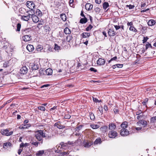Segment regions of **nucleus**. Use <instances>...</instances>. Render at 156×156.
<instances>
[{
    "instance_id": "nucleus-23",
    "label": "nucleus",
    "mask_w": 156,
    "mask_h": 156,
    "mask_svg": "<svg viewBox=\"0 0 156 156\" xmlns=\"http://www.w3.org/2000/svg\"><path fill=\"white\" fill-rule=\"evenodd\" d=\"M52 51V49L49 46H48L47 48H44V52L49 53L50 52Z\"/></svg>"
},
{
    "instance_id": "nucleus-22",
    "label": "nucleus",
    "mask_w": 156,
    "mask_h": 156,
    "mask_svg": "<svg viewBox=\"0 0 156 156\" xmlns=\"http://www.w3.org/2000/svg\"><path fill=\"white\" fill-rule=\"evenodd\" d=\"M150 123L153 125H154L156 123V116H154L150 119Z\"/></svg>"
},
{
    "instance_id": "nucleus-16",
    "label": "nucleus",
    "mask_w": 156,
    "mask_h": 156,
    "mask_svg": "<svg viewBox=\"0 0 156 156\" xmlns=\"http://www.w3.org/2000/svg\"><path fill=\"white\" fill-rule=\"evenodd\" d=\"M108 34L110 36H113L116 35L115 32L114 30L112 29H109L108 32Z\"/></svg>"
},
{
    "instance_id": "nucleus-53",
    "label": "nucleus",
    "mask_w": 156,
    "mask_h": 156,
    "mask_svg": "<svg viewBox=\"0 0 156 156\" xmlns=\"http://www.w3.org/2000/svg\"><path fill=\"white\" fill-rule=\"evenodd\" d=\"M142 112L141 110H139L138 111H137L136 112V115H139L141 114Z\"/></svg>"
},
{
    "instance_id": "nucleus-4",
    "label": "nucleus",
    "mask_w": 156,
    "mask_h": 156,
    "mask_svg": "<svg viewBox=\"0 0 156 156\" xmlns=\"http://www.w3.org/2000/svg\"><path fill=\"white\" fill-rule=\"evenodd\" d=\"M120 134L122 136H126L129 134V132L126 129H122L120 131Z\"/></svg>"
},
{
    "instance_id": "nucleus-35",
    "label": "nucleus",
    "mask_w": 156,
    "mask_h": 156,
    "mask_svg": "<svg viewBox=\"0 0 156 156\" xmlns=\"http://www.w3.org/2000/svg\"><path fill=\"white\" fill-rule=\"evenodd\" d=\"M109 6V4L108 2H105L103 5V8L106 9Z\"/></svg>"
},
{
    "instance_id": "nucleus-43",
    "label": "nucleus",
    "mask_w": 156,
    "mask_h": 156,
    "mask_svg": "<svg viewBox=\"0 0 156 156\" xmlns=\"http://www.w3.org/2000/svg\"><path fill=\"white\" fill-rule=\"evenodd\" d=\"M54 49L55 50H58H58L60 49V47L58 46L57 44H55V45Z\"/></svg>"
},
{
    "instance_id": "nucleus-38",
    "label": "nucleus",
    "mask_w": 156,
    "mask_h": 156,
    "mask_svg": "<svg viewBox=\"0 0 156 156\" xmlns=\"http://www.w3.org/2000/svg\"><path fill=\"white\" fill-rule=\"evenodd\" d=\"M90 127L93 129H97L98 128L99 126L97 124L91 125Z\"/></svg>"
},
{
    "instance_id": "nucleus-62",
    "label": "nucleus",
    "mask_w": 156,
    "mask_h": 156,
    "mask_svg": "<svg viewBox=\"0 0 156 156\" xmlns=\"http://www.w3.org/2000/svg\"><path fill=\"white\" fill-rule=\"evenodd\" d=\"M49 86H50V85L49 84H45V85H43L41 87V88H43V87H48Z\"/></svg>"
},
{
    "instance_id": "nucleus-34",
    "label": "nucleus",
    "mask_w": 156,
    "mask_h": 156,
    "mask_svg": "<svg viewBox=\"0 0 156 156\" xmlns=\"http://www.w3.org/2000/svg\"><path fill=\"white\" fill-rule=\"evenodd\" d=\"M92 144V143L91 142H87L84 144V146L85 147H88L91 146Z\"/></svg>"
},
{
    "instance_id": "nucleus-1",
    "label": "nucleus",
    "mask_w": 156,
    "mask_h": 156,
    "mask_svg": "<svg viewBox=\"0 0 156 156\" xmlns=\"http://www.w3.org/2000/svg\"><path fill=\"white\" fill-rule=\"evenodd\" d=\"M35 137L36 139L39 141L41 142V144L43 142L42 138L46 137L45 133L43 132L41 130H38L35 132Z\"/></svg>"
},
{
    "instance_id": "nucleus-55",
    "label": "nucleus",
    "mask_w": 156,
    "mask_h": 156,
    "mask_svg": "<svg viewBox=\"0 0 156 156\" xmlns=\"http://www.w3.org/2000/svg\"><path fill=\"white\" fill-rule=\"evenodd\" d=\"M90 70L91 71H94V72H96L97 71V70L96 69L92 67L90 68Z\"/></svg>"
},
{
    "instance_id": "nucleus-52",
    "label": "nucleus",
    "mask_w": 156,
    "mask_h": 156,
    "mask_svg": "<svg viewBox=\"0 0 156 156\" xmlns=\"http://www.w3.org/2000/svg\"><path fill=\"white\" fill-rule=\"evenodd\" d=\"M148 101V99L147 98H146L144 101H143L142 103L143 105H146V103Z\"/></svg>"
},
{
    "instance_id": "nucleus-31",
    "label": "nucleus",
    "mask_w": 156,
    "mask_h": 156,
    "mask_svg": "<svg viewBox=\"0 0 156 156\" xmlns=\"http://www.w3.org/2000/svg\"><path fill=\"white\" fill-rule=\"evenodd\" d=\"M60 17L62 20L64 21H65L66 20V16L65 14H62L60 15Z\"/></svg>"
},
{
    "instance_id": "nucleus-29",
    "label": "nucleus",
    "mask_w": 156,
    "mask_h": 156,
    "mask_svg": "<svg viewBox=\"0 0 156 156\" xmlns=\"http://www.w3.org/2000/svg\"><path fill=\"white\" fill-rule=\"evenodd\" d=\"M44 150L39 151L36 154V155L37 156H41L44 154Z\"/></svg>"
},
{
    "instance_id": "nucleus-58",
    "label": "nucleus",
    "mask_w": 156,
    "mask_h": 156,
    "mask_svg": "<svg viewBox=\"0 0 156 156\" xmlns=\"http://www.w3.org/2000/svg\"><path fill=\"white\" fill-rule=\"evenodd\" d=\"M114 27L116 30H118L121 28V27L118 25H114Z\"/></svg>"
},
{
    "instance_id": "nucleus-8",
    "label": "nucleus",
    "mask_w": 156,
    "mask_h": 156,
    "mask_svg": "<svg viewBox=\"0 0 156 156\" xmlns=\"http://www.w3.org/2000/svg\"><path fill=\"white\" fill-rule=\"evenodd\" d=\"M105 61L103 59L99 58L97 62V64L99 65H103L105 64Z\"/></svg>"
},
{
    "instance_id": "nucleus-21",
    "label": "nucleus",
    "mask_w": 156,
    "mask_h": 156,
    "mask_svg": "<svg viewBox=\"0 0 156 156\" xmlns=\"http://www.w3.org/2000/svg\"><path fill=\"white\" fill-rule=\"evenodd\" d=\"M116 126V125L114 124L111 123L109 124L108 126V129L109 130H113L115 129Z\"/></svg>"
},
{
    "instance_id": "nucleus-41",
    "label": "nucleus",
    "mask_w": 156,
    "mask_h": 156,
    "mask_svg": "<svg viewBox=\"0 0 156 156\" xmlns=\"http://www.w3.org/2000/svg\"><path fill=\"white\" fill-rule=\"evenodd\" d=\"M41 142L39 143L38 142H31V144L34 145L35 147H37L38 146L39 144H40Z\"/></svg>"
},
{
    "instance_id": "nucleus-36",
    "label": "nucleus",
    "mask_w": 156,
    "mask_h": 156,
    "mask_svg": "<svg viewBox=\"0 0 156 156\" xmlns=\"http://www.w3.org/2000/svg\"><path fill=\"white\" fill-rule=\"evenodd\" d=\"M36 14L38 16H41L42 14L41 11L39 9H37L36 12Z\"/></svg>"
},
{
    "instance_id": "nucleus-27",
    "label": "nucleus",
    "mask_w": 156,
    "mask_h": 156,
    "mask_svg": "<svg viewBox=\"0 0 156 156\" xmlns=\"http://www.w3.org/2000/svg\"><path fill=\"white\" fill-rule=\"evenodd\" d=\"M11 145V144L9 142H5L4 143L3 147L4 148H8Z\"/></svg>"
},
{
    "instance_id": "nucleus-14",
    "label": "nucleus",
    "mask_w": 156,
    "mask_h": 156,
    "mask_svg": "<svg viewBox=\"0 0 156 156\" xmlns=\"http://www.w3.org/2000/svg\"><path fill=\"white\" fill-rule=\"evenodd\" d=\"M67 143H64V142H62L61 143L58 148L59 147L60 148H62L63 149H66L67 148Z\"/></svg>"
},
{
    "instance_id": "nucleus-32",
    "label": "nucleus",
    "mask_w": 156,
    "mask_h": 156,
    "mask_svg": "<svg viewBox=\"0 0 156 156\" xmlns=\"http://www.w3.org/2000/svg\"><path fill=\"white\" fill-rule=\"evenodd\" d=\"M123 65L122 64H117L113 66L112 67L113 69H115L116 67L119 68H121L123 67Z\"/></svg>"
},
{
    "instance_id": "nucleus-10",
    "label": "nucleus",
    "mask_w": 156,
    "mask_h": 156,
    "mask_svg": "<svg viewBox=\"0 0 156 156\" xmlns=\"http://www.w3.org/2000/svg\"><path fill=\"white\" fill-rule=\"evenodd\" d=\"M28 71V69L26 66L23 67L20 70V73L21 74H26Z\"/></svg>"
},
{
    "instance_id": "nucleus-60",
    "label": "nucleus",
    "mask_w": 156,
    "mask_h": 156,
    "mask_svg": "<svg viewBox=\"0 0 156 156\" xmlns=\"http://www.w3.org/2000/svg\"><path fill=\"white\" fill-rule=\"evenodd\" d=\"M127 25L128 26H132L133 25V23L132 22H128L127 23Z\"/></svg>"
},
{
    "instance_id": "nucleus-44",
    "label": "nucleus",
    "mask_w": 156,
    "mask_h": 156,
    "mask_svg": "<svg viewBox=\"0 0 156 156\" xmlns=\"http://www.w3.org/2000/svg\"><path fill=\"white\" fill-rule=\"evenodd\" d=\"M92 27L93 26L91 25H89V26L86 28V30L87 31H89L90 30Z\"/></svg>"
},
{
    "instance_id": "nucleus-45",
    "label": "nucleus",
    "mask_w": 156,
    "mask_h": 156,
    "mask_svg": "<svg viewBox=\"0 0 156 156\" xmlns=\"http://www.w3.org/2000/svg\"><path fill=\"white\" fill-rule=\"evenodd\" d=\"M37 49L38 51H41L43 49V47L41 45H38L37 46Z\"/></svg>"
},
{
    "instance_id": "nucleus-13",
    "label": "nucleus",
    "mask_w": 156,
    "mask_h": 156,
    "mask_svg": "<svg viewBox=\"0 0 156 156\" xmlns=\"http://www.w3.org/2000/svg\"><path fill=\"white\" fill-rule=\"evenodd\" d=\"M93 5L89 3H87L85 5L86 9L88 11L91 10L93 8Z\"/></svg>"
},
{
    "instance_id": "nucleus-7",
    "label": "nucleus",
    "mask_w": 156,
    "mask_h": 156,
    "mask_svg": "<svg viewBox=\"0 0 156 156\" xmlns=\"http://www.w3.org/2000/svg\"><path fill=\"white\" fill-rule=\"evenodd\" d=\"M30 66L33 70H37L39 68L38 65L35 63L30 64Z\"/></svg>"
},
{
    "instance_id": "nucleus-48",
    "label": "nucleus",
    "mask_w": 156,
    "mask_h": 156,
    "mask_svg": "<svg viewBox=\"0 0 156 156\" xmlns=\"http://www.w3.org/2000/svg\"><path fill=\"white\" fill-rule=\"evenodd\" d=\"M82 126L81 125H80L76 128V131H79L82 128Z\"/></svg>"
},
{
    "instance_id": "nucleus-3",
    "label": "nucleus",
    "mask_w": 156,
    "mask_h": 156,
    "mask_svg": "<svg viewBox=\"0 0 156 156\" xmlns=\"http://www.w3.org/2000/svg\"><path fill=\"white\" fill-rule=\"evenodd\" d=\"M108 135L110 138H114L117 136V133L115 131L111 130L109 132Z\"/></svg>"
},
{
    "instance_id": "nucleus-37",
    "label": "nucleus",
    "mask_w": 156,
    "mask_h": 156,
    "mask_svg": "<svg viewBox=\"0 0 156 156\" xmlns=\"http://www.w3.org/2000/svg\"><path fill=\"white\" fill-rule=\"evenodd\" d=\"M129 30H130L133 31L135 32H136L137 31L136 29L133 26H130Z\"/></svg>"
},
{
    "instance_id": "nucleus-57",
    "label": "nucleus",
    "mask_w": 156,
    "mask_h": 156,
    "mask_svg": "<svg viewBox=\"0 0 156 156\" xmlns=\"http://www.w3.org/2000/svg\"><path fill=\"white\" fill-rule=\"evenodd\" d=\"M113 111L114 113L115 114L118 113L119 112V110L118 109L116 108H115L113 109Z\"/></svg>"
},
{
    "instance_id": "nucleus-9",
    "label": "nucleus",
    "mask_w": 156,
    "mask_h": 156,
    "mask_svg": "<svg viewBox=\"0 0 156 156\" xmlns=\"http://www.w3.org/2000/svg\"><path fill=\"white\" fill-rule=\"evenodd\" d=\"M138 125L139 126H140L142 125L143 127H145L147 125V123L146 121L142 120H140L137 122Z\"/></svg>"
},
{
    "instance_id": "nucleus-59",
    "label": "nucleus",
    "mask_w": 156,
    "mask_h": 156,
    "mask_svg": "<svg viewBox=\"0 0 156 156\" xmlns=\"http://www.w3.org/2000/svg\"><path fill=\"white\" fill-rule=\"evenodd\" d=\"M127 6H128L129 8V9H133L134 7V5H127Z\"/></svg>"
},
{
    "instance_id": "nucleus-49",
    "label": "nucleus",
    "mask_w": 156,
    "mask_h": 156,
    "mask_svg": "<svg viewBox=\"0 0 156 156\" xmlns=\"http://www.w3.org/2000/svg\"><path fill=\"white\" fill-rule=\"evenodd\" d=\"M70 117L71 116L68 114H66L64 117V118L66 119H69Z\"/></svg>"
},
{
    "instance_id": "nucleus-6",
    "label": "nucleus",
    "mask_w": 156,
    "mask_h": 156,
    "mask_svg": "<svg viewBox=\"0 0 156 156\" xmlns=\"http://www.w3.org/2000/svg\"><path fill=\"white\" fill-rule=\"evenodd\" d=\"M30 31H31V29L29 28L23 29L21 30V32L23 35H28Z\"/></svg>"
},
{
    "instance_id": "nucleus-19",
    "label": "nucleus",
    "mask_w": 156,
    "mask_h": 156,
    "mask_svg": "<svg viewBox=\"0 0 156 156\" xmlns=\"http://www.w3.org/2000/svg\"><path fill=\"white\" fill-rule=\"evenodd\" d=\"M31 15L29 14L27 16H22L21 17V19L24 21H27L30 18Z\"/></svg>"
},
{
    "instance_id": "nucleus-11",
    "label": "nucleus",
    "mask_w": 156,
    "mask_h": 156,
    "mask_svg": "<svg viewBox=\"0 0 156 156\" xmlns=\"http://www.w3.org/2000/svg\"><path fill=\"white\" fill-rule=\"evenodd\" d=\"M31 36L30 35H23V39L24 41H29L31 40Z\"/></svg>"
},
{
    "instance_id": "nucleus-33",
    "label": "nucleus",
    "mask_w": 156,
    "mask_h": 156,
    "mask_svg": "<svg viewBox=\"0 0 156 156\" xmlns=\"http://www.w3.org/2000/svg\"><path fill=\"white\" fill-rule=\"evenodd\" d=\"M64 32L66 34H69L71 33V31L68 27H66L64 30Z\"/></svg>"
},
{
    "instance_id": "nucleus-18",
    "label": "nucleus",
    "mask_w": 156,
    "mask_h": 156,
    "mask_svg": "<svg viewBox=\"0 0 156 156\" xmlns=\"http://www.w3.org/2000/svg\"><path fill=\"white\" fill-rule=\"evenodd\" d=\"M128 126V123L126 121L123 122L120 125V127L122 129H126Z\"/></svg>"
},
{
    "instance_id": "nucleus-42",
    "label": "nucleus",
    "mask_w": 156,
    "mask_h": 156,
    "mask_svg": "<svg viewBox=\"0 0 156 156\" xmlns=\"http://www.w3.org/2000/svg\"><path fill=\"white\" fill-rule=\"evenodd\" d=\"M21 25L20 23H18L17 25V29L16 31H20L21 28Z\"/></svg>"
},
{
    "instance_id": "nucleus-20",
    "label": "nucleus",
    "mask_w": 156,
    "mask_h": 156,
    "mask_svg": "<svg viewBox=\"0 0 156 156\" xmlns=\"http://www.w3.org/2000/svg\"><path fill=\"white\" fill-rule=\"evenodd\" d=\"M31 18L32 20L35 23H37L39 21L38 17L35 15H32Z\"/></svg>"
},
{
    "instance_id": "nucleus-54",
    "label": "nucleus",
    "mask_w": 156,
    "mask_h": 156,
    "mask_svg": "<svg viewBox=\"0 0 156 156\" xmlns=\"http://www.w3.org/2000/svg\"><path fill=\"white\" fill-rule=\"evenodd\" d=\"M73 0H70L69 1V5L70 6L73 5Z\"/></svg>"
},
{
    "instance_id": "nucleus-26",
    "label": "nucleus",
    "mask_w": 156,
    "mask_h": 156,
    "mask_svg": "<svg viewBox=\"0 0 156 156\" xmlns=\"http://www.w3.org/2000/svg\"><path fill=\"white\" fill-rule=\"evenodd\" d=\"M147 23L149 26H152L155 24V21L153 20H149Z\"/></svg>"
},
{
    "instance_id": "nucleus-25",
    "label": "nucleus",
    "mask_w": 156,
    "mask_h": 156,
    "mask_svg": "<svg viewBox=\"0 0 156 156\" xmlns=\"http://www.w3.org/2000/svg\"><path fill=\"white\" fill-rule=\"evenodd\" d=\"M90 35V33H83L81 34V36L83 38H85L89 37Z\"/></svg>"
},
{
    "instance_id": "nucleus-61",
    "label": "nucleus",
    "mask_w": 156,
    "mask_h": 156,
    "mask_svg": "<svg viewBox=\"0 0 156 156\" xmlns=\"http://www.w3.org/2000/svg\"><path fill=\"white\" fill-rule=\"evenodd\" d=\"M93 100L94 101L96 102H100V101H99L98 99L96 98H93Z\"/></svg>"
},
{
    "instance_id": "nucleus-51",
    "label": "nucleus",
    "mask_w": 156,
    "mask_h": 156,
    "mask_svg": "<svg viewBox=\"0 0 156 156\" xmlns=\"http://www.w3.org/2000/svg\"><path fill=\"white\" fill-rule=\"evenodd\" d=\"M148 39V38L147 37H144V38H143V40L142 41L143 43H145L147 41V40Z\"/></svg>"
},
{
    "instance_id": "nucleus-40",
    "label": "nucleus",
    "mask_w": 156,
    "mask_h": 156,
    "mask_svg": "<svg viewBox=\"0 0 156 156\" xmlns=\"http://www.w3.org/2000/svg\"><path fill=\"white\" fill-rule=\"evenodd\" d=\"M30 126V125L29 126H27L26 125H24L23 126H20L19 127V128L21 129H27V128H28V127Z\"/></svg>"
},
{
    "instance_id": "nucleus-15",
    "label": "nucleus",
    "mask_w": 156,
    "mask_h": 156,
    "mask_svg": "<svg viewBox=\"0 0 156 156\" xmlns=\"http://www.w3.org/2000/svg\"><path fill=\"white\" fill-rule=\"evenodd\" d=\"M55 126L59 129H63L65 127V126L61 124L60 122H56L55 124Z\"/></svg>"
},
{
    "instance_id": "nucleus-17",
    "label": "nucleus",
    "mask_w": 156,
    "mask_h": 156,
    "mask_svg": "<svg viewBox=\"0 0 156 156\" xmlns=\"http://www.w3.org/2000/svg\"><path fill=\"white\" fill-rule=\"evenodd\" d=\"M27 49L30 52H32L34 49V46L32 45L28 44L27 46Z\"/></svg>"
},
{
    "instance_id": "nucleus-2",
    "label": "nucleus",
    "mask_w": 156,
    "mask_h": 156,
    "mask_svg": "<svg viewBox=\"0 0 156 156\" xmlns=\"http://www.w3.org/2000/svg\"><path fill=\"white\" fill-rule=\"evenodd\" d=\"M9 130L6 129H5L2 130L0 132L2 135L6 136H9L12 134L13 133L12 131L10 132H9Z\"/></svg>"
},
{
    "instance_id": "nucleus-50",
    "label": "nucleus",
    "mask_w": 156,
    "mask_h": 156,
    "mask_svg": "<svg viewBox=\"0 0 156 156\" xmlns=\"http://www.w3.org/2000/svg\"><path fill=\"white\" fill-rule=\"evenodd\" d=\"M117 59V57L116 56H115L114 57L112 58L110 60H109L108 62V63H109L111 62L112 60H116Z\"/></svg>"
},
{
    "instance_id": "nucleus-47",
    "label": "nucleus",
    "mask_w": 156,
    "mask_h": 156,
    "mask_svg": "<svg viewBox=\"0 0 156 156\" xmlns=\"http://www.w3.org/2000/svg\"><path fill=\"white\" fill-rule=\"evenodd\" d=\"M38 108L40 110L42 111H44L45 110V108L44 106H39L38 107Z\"/></svg>"
},
{
    "instance_id": "nucleus-39",
    "label": "nucleus",
    "mask_w": 156,
    "mask_h": 156,
    "mask_svg": "<svg viewBox=\"0 0 156 156\" xmlns=\"http://www.w3.org/2000/svg\"><path fill=\"white\" fill-rule=\"evenodd\" d=\"M149 47H151V48H153L151 44H150L149 42H147L146 45V50H147Z\"/></svg>"
},
{
    "instance_id": "nucleus-12",
    "label": "nucleus",
    "mask_w": 156,
    "mask_h": 156,
    "mask_svg": "<svg viewBox=\"0 0 156 156\" xmlns=\"http://www.w3.org/2000/svg\"><path fill=\"white\" fill-rule=\"evenodd\" d=\"M108 127L106 126H104L101 127L100 128V131L102 133H105L108 131Z\"/></svg>"
},
{
    "instance_id": "nucleus-28",
    "label": "nucleus",
    "mask_w": 156,
    "mask_h": 156,
    "mask_svg": "<svg viewBox=\"0 0 156 156\" xmlns=\"http://www.w3.org/2000/svg\"><path fill=\"white\" fill-rule=\"evenodd\" d=\"M102 142L100 138H97L94 142V144H100Z\"/></svg>"
},
{
    "instance_id": "nucleus-24",
    "label": "nucleus",
    "mask_w": 156,
    "mask_h": 156,
    "mask_svg": "<svg viewBox=\"0 0 156 156\" xmlns=\"http://www.w3.org/2000/svg\"><path fill=\"white\" fill-rule=\"evenodd\" d=\"M45 72L46 74L50 75L52 74V70L51 68H48L45 70Z\"/></svg>"
},
{
    "instance_id": "nucleus-63",
    "label": "nucleus",
    "mask_w": 156,
    "mask_h": 156,
    "mask_svg": "<svg viewBox=\"0 0 156 156\" xmlns=\"http://www.w3.org/2000/svg\"><path fill=\"white\" fill-rule=\"evenodd\" d=\"M104 109L105 111L108 110V108L106 105H104Z\"/></svg>"
},
{
    "instance_id": "nucleus-56",
    "label": "nucleus",
    "mask_w": 156,
    "mask_h": 156,
    "mask_svg": "<svg viewBox=\"0 0 156 156\" xmlns=\"http://www.w3.org/2000/svg\"><path fill=\"white\" fill-rule=\"evenodd\" d=\"M67 41H68V42H69L71 40H72V37H70V36H67Z\"/></svg>"
},
{
    "instance_id": "nucleus-5",
    "label": "nucleus",
    "mask_w": 156,
    "mask_h": 156,
    "mask_svg": "<svg viewBox=\"0 0 156 156\" xmlns=\"http://www.w3.org/2000/svg\"><path fill=\"white\" fill-rule=\"evenodd\" d=\"M27 6L30 9L32 10L35 7V4L33 1H27L26 3Z\"/></svg>"
},
{
    "instance_id": "nucleus-64",
    "label": "nucleus",
    "mask_w": 156,
    "mask_h": 156,
    "mask_svg": "<svg viewBox=\"0 0 156 156\" xmlns=\"http://www.w3.org/2000/svg\"><path fill=\"white\" fill-rule=\"evenodd\" d=\"M23 151V149H19L18 150V154H20L21 152H22V151Z\"/></svg>"
},
{
    "instance_id": "nucleus-30",
    "label": "nucleus",
    "mask_w": 156,
    "mask_h": 156,
    "mask_svg": "<svg viewBox=\"0 0 156 156\" xmlns=\"http://www.w3.org/2000/svg\"><path fill=\"white\" fill-rule=\"evenodd\" d=\"M80 23H85L87 22V19L86 17H84L83 18L81 19L80 20Z\"/></svg>"
},
{
    "instance_id": "nucleus-46",
    "label": "nucleus",
    "mask_w": 156,
    "mask_h": 156,
    "mask_svg": "<svg viewBox=\"0 0 156 156\" xmlns=\"http://www.w3.org/2000/svg\"><path fill=\"white\" fill-rule=\"evenodd\" d=\"M90 118L92 120H94L95 119L94 115L92 113H91L90 114Z\"/></svg>"
}]
</instances>
